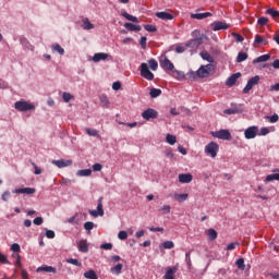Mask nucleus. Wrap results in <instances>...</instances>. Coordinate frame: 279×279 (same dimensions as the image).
I'll return each instance as SVG.
<instances>
[{
    "label": "nucleus",
    "instance_id": "nucleus-25",
    "mask_svg": "<svg viewBox=\"0 0 279 279\" xmlns=\"http://www.w3.org/2000/svg\"><path fill=\"white\" fill-rule=\"evenodd\" d=\"M193 43H195V40H191L185 46H182V45L177 46L175 47L177 53H184L186 51V47H191V45H193Z\"/></svg>",
    "mask_w": 279,
    "mask_h": 279
},
{
    "label": "nucleus",
    "instance_id": "nucleus-11",
    "mask_svg": "<svg viewBox=\"0 0 279 279\" xmlns=\"http://www.w3.org/2000/svg\"><path fill=\"white\" fill-rule=\"evenodd\" d=\"M52 165H56L59 169H64V167H71L73 161L69 159L52 160Z\"/></svg>",
    "mask_w": 279,
    "mask_h": 279
},
{
    "label": "nucleus",
    "instance_id": "nucleus-52",
    "mask_svg": "<svg viewBox=\"0 0 279 279\" xmlns=\"http://www.w3.org/2000/svg\"><path fill=\"white\" fill-rule=\"evenodd\" d=\"M43 222H44L43 217H37V218H35V219L33 220V223H34L35 226H43Z\"/></svg>",
    "mask_w": 279,
    "mask_h": 279
},
{
    "label": "nucleus",
    "instance_id": "nucleus-17",
    "mask_svg": "<svg viewBox=\"0 0 279 279\" xmlns=\"http://www.w3.org/2000/svg\"><path fill=\"white\" fill-rule=\"evenodd\" d=\"M13 193H22L25 195H34L36 193V189L34 187H23V189H16L13 191Z\"/></svg>",
    "mask_w": 279,
    "mask_h": 279
},
{
    "label": "nucleus",
    "instance_id": "nucleus-57",
    "mask_svg": "<svg viewBox=\"0 0 279 279\" xmlns=\"http://www.w3.org/2000/svg\"><path fill=\"white\" fill-rule=\"evenodd\" d=\"M269 129L268 128H262L260 129V134H258V136H267V134H269Z\"/></svg>",
    "mask_w": 279,
    "mask_h": 279
},
{
    "label": "nucleus",
    "instance_id": "nucleus-47",
    "mask_svg": "<svg viewBox=\"0 0 279 279\" xmlns=\"http://www.w3.org/2000/svg\"><path fill=\"white\" fill-rule=\"evenodd\" d=\"M62 97H63V101H65V104H69V101H71V99H73V95H71L70 93H63Z\"/></svg>",
    "mask_w": 279,
    "mask_h": 279
},
{
    "label": "nucleus",
    "instance_id": "nucleus-10",
    "mask_svg": "<svg viewBox=\"0 0 279 279\" xmlns=\"http://www.w3.org/2000/svg\"><path fill=\"white\" fill-rule=\"evenodd\" d=\"M89 215H92V217H104V204L101 203V198L98 201L97 210H89Z\"/></svg>",
    "mask_w": 279,
    "mask_h": 279
},
{
    "label": "nucleus",
    "instance_id": "nucleus-45",
    "mask_svg": "<svg viewBox=\"0 0 279 279\" xmlns=\"http://www.w3.org/2000/svg\"><path fill=\"white\" fill-rule=\"evenodd\" d=\"M148 64H149L151 71H158V62L156 60H154V59L149 60Z\"/></svg>",
    "mask_w": 279,
    "mask_h": 279
},
{
    "label": "nucleus",
    "instance_id": "nucleus-50",
    "mask_svg": "<svg viewBox=\"0 0 279 279\" xmlns=\"http://www.w3.org/2000/svg\"><path fill=\"white\" fill-rule=\"evenodd\" d=\"M266 119H268V121H270V123H278V114H274V116H270V117H267Z\"/></svg>",
    "mask_w": 279,
    "mask_h": 279
},
{
    "label": "nucleus",
    "instance_id": "nucleus-48",
    "mask_svg": "<svg viewBox=\"0 0 279 279\" xmlns=\"http://www.w3.org/2000/svg\"><path fill=\"white\" fill-rule=\"evenodd\" d=\"M86 134H88V136H98L99 132L95 129H86Z\"/></svg>",
    "mask_w": 279,
    "mask_h": 279
},
{
    "label": "nucleus",
    "instance_id": "nucleus-6",
    "mask_svg": "<svg viewBox=\"0 0 279 279\" xmlns=\"http://www.w3.org/2000/svg\"><path fill=\"white\" fill-rule=\"evenodd\" d=\"M141 75L142 77H144L145 80H148L149 82L154 80V73L149 71V65H147V63L141 64Z\"/></svg>",
    "mask_w": 279,
    "mask_h": 279
},
{
    "label": "nucleus",
    "instance_id": "nucleus-30",
    "mask_svg": "<svg viewBox=\"0 0 279 279\" xmlns=\"http://www.w3.org/2000/svg\"><path fill=\"white\" fill-rule=\"evenodd\" d=\"M206 234L208 236V241H215V239H217V235H218L215 229L207 230Z\"/></svg>",
    "mask_w": 279,
    "mask_h": 279
},
{
    "label": "nucleus",
    "instance_id": "nucleus-23",
    "mask_svg": "<svg viewBox=\"0 0 279 279\" xmlns=\"http://www.w3.org/2000/svg\"><path fill=\"white\" fill-rule=\"evenodd\" d=\"M173 199H175V202H186V199H189V194H178V193H174L173 194Z\"/></svg>",
    "mask_w": 279,
    "mask_h": 279
},
{
    "label": "nucleus",
    "instance_id": "nucleus-35",
    "mask_svg": "<svg viewBox=\"0 0 279 279\" xmlns=\"http://www.w3.org/2000/svg\"><path fill=\"white\" fill-rule=\"evenodd\" d=\"M201 57L203 58V60H206L207 62H215L213 56H210V53H208L207 51H202Z\"/></svg>",
    "mask_w": 279,
    "mask_h": 279
},
{
    "label": "nucleus",
    "instance_id": "nucleus-12",
    "mask_svg": "<svg viewBox=\"0 0 279 279\" xmlns=\"http://www.w3.org/2000/svg\"><path fill=\"white\" fill-rule=\"evenodd\" d=\"M178 272V266L166 268V274L163 279H175V274Z\"/></svg>",
    "mask_w": 279,
    "mask_h": 279
},
{
    "label": "nucleus",
    "instance_id": "nucleus-58",
    "mask_svg": "<svg viewBox=\"0 0 279 279\" xmlns=\"http://www.w3.org/2000/svg\"><path fill=\"white\" fill-rule=\"evenodd\" d=\"M32 166L35 169V175H40V173H43V170L38 166H36V163L32 162Z\"/></svg>",
    "mask_w": 279,
    "mask_h": 279
},
{
    "label": "nucleus",
    "instance_id": "nucleus-26",
    "mask_svg": "<svg viewBox=\"0 0 279 279\" xmlns=\"http://www.w3.org/2000/svg\"><path fill=\"white\" fill-rule=\"evenodd\" d=\"M83 29H95V25L90 23V20L88 17L83 19Z\"/></svg>",
    "mask_w": 279,
    "mask_h": 279
},
{
    "label": "nucleus",
    "instance_id": "nucleus-59",
    "mask_svg": "<svg viewBox=\"0 0 279 279\" xmlns=\"http://www.w3.org/2000/svg\"><path fill=\"white\" fill-rule=\"evenodd\" d=\"M13 257L16 258V260H15L16 267H21V255L20 254H13Z\"/></svg>",
    "mask_w": 279,
    "mask_h": 279
},
{
    "label": "nucleus",
    "instance_id": "nucleus-31",
    "mask_svg": "<svg viewBox=\"0 0 279 279\" xmlns=\"http://www.w3.org/2000/svg\"><path fill=\"white\" fill-rule=\"evenodd\" d=\"M52 51H57V53H59L60 56H64V48H62V46H60V44H53L51 46Z\"/></svg>",
    "mask_w": 279,
    "mask_h": 279
},
{
    "label": "nucleus",
    "instance_id": "nucleus-28",
    "mask_svg": "<svg viewBox=\"0 0 279 279\" xmlns=\"http://www.w3.org/2000/svg\"><path fill=\"white\" fill-rule=\"evenodd\" d=\"M111 274H116V276H119L121 271H123V264H118L114 267L110 268Z\"/></svg>",
    "mask_w": 279,
    "mask_h": 279
},
{
    "label": "nucleus",
    "instance_id": "nucleus-1",
    "mask_svg": "<svg viewBox=\"0 0 279 279\" xmlns=\"http://www.w3.org/2000/svg\"><path fill=\"white\" fill-rule=\"evenodd\" d=\"M15 110H19V112H27V110H35L36 106H34L32 102L20 100L14 104Z\"/></svg>",
    "mask_w": 279,
    "mask_h": 279
},
{
    "label": "nucleus",
    "instance_id": "nucleus-55",
    "mask_svg": "<svg viewBox=\"0 0 279 279\" xmlns=\"http://www.w3.org/2000/svg\"><path fill=\"white\" fill-rule=\"evenodd\" d=\"M267 23H269V19H267V17L258 19V25H267Z\"/></svg>",
    "mask_w": 279,
    "mask_h": 279
},
{
    "label": "nucleus",
    "instance_id": "nucleus-38",
    "mask_svg": "<svg viewBox=\"0 0 279 279\" xmlns=\"http://www.w3.org/2000/svg\"><path fill=\"white\" fill-rule=\"evenodd\" d=\"M235 265H236L238 269H240L241 271H245V259L239 258L235 262Z\"/></svg>",
    "mask_w": 279,
    "mask_h": 279
},
{
    "label": "nucleus",
    "instance_id": "nucleus-60",
    "mask_svg": "<svg viewBox=\"0 0 279 279\" xmlns=\"http://www.w3.org/2000/svg\"><path fill=\"white\" fill-rule=\"evenodd\" d=\"M232 36H234L236 43H243V36L236 34V33H232Z\"/></svg>",
    "mask_w": 279,
    "mask_h": 279
},
{
    "label": "nucleus",
    "instance_id": "nucleus-21",
    "mask_svg": "<svg viewBox=\"0 0 279 279\" xmlns=\"http://www.w3.org/2000/svg\"><path fill=\"white\" fill-rule=\"evenodd\" d=\"M256 45H269V41L265 39V37L260 35H256L254 40V46L256 47Z\"/></svg>",
    "mask_w": 279,
    "mask_h": 279
},
{
    "label": "nucleus",
    "instance_id": "nucleus-44",
    "mask_svg": "<svg viewBox=\"0 0 279 279\" xmlns=\"http://www.w3.org/2000/svg\"><path fill=\"white\" fill-rule=\"evenodd\" d=\"M245 60H247V53L239 52L238 58H236V62H245Z\"/></svg>",
    "mask_w": 279,
    "mask_h": 279
},
{
    "label": "nucleus",
    "instance_id": "nucleus-16",
    "mask_svg": "<svg viewBox=\"0 0 279 279\" xmlns=\"http://www.w3.org/2000/svg\"><path fill=\"white\" fill-rule=\"evenodd\" d=\"M108 58H110V54L105 53V52H97L93 57V62L106 61V60H108Z\"/></svg>",
    "mask_w": 279,
    "mask_h": 279
},
{
    "label": "nucleus",
    "instance_id": "nucleus-27",
    "mask_svg": "<svg viewBox=\"0 0 279 279\" xmlns=\"http://www.w3.org/2000/svg\"><path fill=\"white\" fill-rule=\"evenodd\" d=\"M37 271H46L47 274H56V268L52 266H41L37 268Z\"/></svg>",
    "mask_w": 279,
    "mask_h": 279
},
{
    "label": "nucleus",
    "instance_id": "nucleus-18",
    "mask_svg": "<svg viewBox=\"0 0 279 279\" xmlns=\"http://www.w3.org/2000/svg\"><path fill=\"white\" fill-rule=\"evenodd\" d=\"M241 77V73H235L231 75L227 81H226V86H234L236 84V80Z\"/></svg>",
    "mask_w": 279,
    "mask_h": 279
},
{
    "label": "nucleus",
    "instance_id": "nucleus-19",
    "mask_svg": "<svg viewBox=\"0 0 279 279\" xmlns=\"http://www.w3.org/2000/svg\"><path fill=\"white\" fill-rule=\"evenodd\" d=\"M208 16H213V13L205 12V13H192L191 19H196L197 21H202L203 19H208Z\"/></svg>",
    "mask_w": 279,
    "mask_h": 279
},
{
    "label": "nucleus",
    "instance_id": "nucleus-46",
    "mask_svg": "<svg viewBox=\"0 0 279 279\" xmlns=\"http://www.w3.org/2000/svg\"><path fill=\"white\" fill-rule=\"evenodd\" d=\"M66 263H69L70 265H75V267H82V263H80V260L75 258H69Z\"/></svg>",
    "mask_w": 279,
    "mask_h": 279
},
{
    "label": "nucleus",
    "instance_id": "nucleus-33",
    "mask_svg": "<svg viewBox=\"0 0 279 279\" xmlns=\"http://www.w3.org/2000/svg\"><path fill=\"white\" fill-rule=\"evenodd\" d=\"M122 16L126 19V21H131L132 23H138V17L130 15V13L128 12L122 13Z\"/></svg>",
    "mask_w": 279,
    "mask_h": 279
},
{
    "label": "nucleus",
    "instance_id": "nucleus-8",
    "mask_svg": "<svg viewBox=\"0 0 279 279\" xmlns=\"http://www.w3.org/2000/svg\"><path fill=\"white\" fill-rule=\"evenodd\" d=\"M160 66L161 69H165V71H170V72H172L175 69L173 63L167 57H163L160 60Z\"/></svg>",
    "mask_w": 279,
    "mask_h": 279
},
{
    "label": "nucleus",
    "instance_id": "nucleus-3",
    "mask_svg": "<svg viewBox=\"0 0 279 279\" xmlns=\"http://www.w3.org/2000/svg\"><path fill=\"white\" fill-rule=\"evenodd\" d=\"M219 153V144L215 142H210L205 146V154L210 156V158H217V154Z\"/></svg>",
    "mask_w": 279,
    "mask_h": 279
},
{
    "label": "nucleus",
    "instance_id": "nucleus-15",
    "mask_svg": "<svg viewBox=\"0 0 279 279\" xmlns=\"http://www.w3.org/2000/svg\"><path fill=\"white\" fill-rule=\"evenodd\" d=\"M157 19H160L161 21H173L174 16L173 14L169 13V12H157L156 13Z\"/></svg>",
    "mask_w": 279,
    "mask_h": 279
},
{
    "label": "nucleus",
    "instance_id": "nucleus-20",
    "mask_svg": "<svg viewBox=\"0 0 279 279\" xmlns=\"http://www.w3.org/2000/svg\"><path fill=\"white\" fill-rule=\"evenodd\" d=\"M124 27L125 29H129V32H141L142 29L141 25H136L132 23H125Z\"/></svg>",
    "mask_w": 279,
    "mask_h": 279
},
{
    "label": "nucleus",
    "instance_id": "nucleus-43",
    "mask_svg": "<svg viewBox=\"0 0 279 279\" xmlns=\"http://www.w3.org/2000/svg\"><path fill=\"white\" fill-rule=\"evenodd\" d=\"M100 104H101L102 108H108V106H110V100H108L107 96H101Z\"/></svg>",
    "mask_w": 279,
    "mask_h": 279
},
{
    "label": "nucleus",
    "instance_id": "nucleus-36",
    "mask_svg": "<svg viewBox=\"0 0 279 279\" xmlns=\"http://www.w3.org/2000/svg\"><path fill=\"white\" fill-rule=\"evenodd\" d=\"M166 142L169 145H175V143H178V138L175 137V135L167 134Z\"/></svg>",
    "mask_w": 279,
    "mask_h": 279
},
{
    "label": "nucleus",
    "instance_id": "nucleus-53",
    "mask_svg": "<svg viewBox=\"0 0 279 279\" xmlns=\"http://www.w3.org/2000/svg\"><path fill=\"white\" fill-rule=\"evenodd\" d=\"M140 45H141L142 49H146L147 48V37H142Z\"/></svg>",
    "mask_w": 279,
    "mask_h": 279
},
{
    "label": "nucleus",
    "instance_id": "nucleus-32",
    "mask_svg": "<svg viewBox=\"0 0 279 279\" xmlns=\"http://www.w3.org/2000/svg\"><path fill=\"white\" fill-rule=\"evenodd\" d=\"M271 57L269 54H263L258 58H256L254 61H253V64H258V62H267V60H269Z\"/></svg>",
    "mask_w": 279,
    "mask_h": 279
},
{
    "label": "nucleus",
    "instance_id": "nucleus-49",
    "mask_svg": "<svg viewBox=\"0 0 279 279\" xmlns=\"http://www.w3.org/2000/svg\"><path fill=\"white\" fill-rule=\"evenodd\" d=\"M118 239H120V241H125V239H128V231H120L118 233Z\"/></svg>",
    "mask_w": 279,
    "mask_h": 279
},
{
    "label": "nucleus",
    "instance_id": "nucleus-64",
    "mask_svg": "<svg viewBox=\"0 0 279 279\" xmlns=\"http://www.w3.org/2000/svg\"><path fill=\"white\" fill-rule=\"evenodd\" d=\"M101 169H104V166H101V163H95L93 166L94 171H101Z\"/></svg>",
    "mask_w": 279,
    "mask_h": 279
},
{
    "label": "nucleus",
    "instance_id": "nucleus-56",
    "mask_svg": "<svg viewBox=\"0 0 279 279\" xmlns=\"http://www.w3.org/2000/svg\"><path fill=\"white\" fill-rule=\"evenodd\" d=\"M46 236H47V239H56V232H53L51 230H47Z\"/></svg>",
    "mask_w": 279,
    "mask_h": 279
},
{
    "label": "nucleus",
    "instance_id": "nucleus-4",
    "mask_svg": "<svg viewBox=\"0 0 279 279\" xmlns=\"http://www.w3.org/2000/svg\"><path fill=\"white\" fill-rule=\"evenodd\" d=\"M211 136L219 138L220 141H232V134L229 130H219L211 133Z\"/></svg>",
    "mask_w": 279,
    "mask_h": 279
},
{
    "label": "nucleus",
    "instance_id": "nucleus-7",
    "mask_svg": "<svg viewBox=\"0 0 279 279\" xmlns=\"http://www.w3.org/2000/svg\"><path fill=\"white\" fill-rule=\"evenodd\" d=\"M244 136L247 140L256 138L258 136V126H250L244 131Z\"/></svg>",
    "mask_w": 279,
    "mask_h": 279
},
{
    "label": "nucleus",
    "instance_id": "nucleus-61",
    "mask_svg": "<svg viewBox=\"0 0 279 279\" xmlns=\"http://www.w3.org/2000/svg\"><path fill=\"white\" fill-rule=\"evenodd\" d=\"M144 27H145L146 32H156V29H157L156 26L149 25V24L145 25Z\"/></svg>",
    "mask_w": 279,
    "mask_h": 279
},
{
    "label": "nucleus",
    "instance_id": "nucleus-63",
    "mask_svg": "<svg viewBox=\"0 0 279 279\" xmlns=\"http://www.w3.org/2000/svg\"><path fill=\"white\" fill-rule=\"evenodd\" d=\"M101 250H112V243H105L100 245Z\"/></svg>",
    "mask_w": 279,
    "mask_h": 279
},
{
    "label": "nucleus",
    "instance_id": "nucleus-34",
    "mask_svg": "<svg viewBox=\"0 0 279 279\" xmlns=\"http://www.w3.org/2000/svg\"><path fill=\"white\" fill-rule=\"evenodd\" d=\"M84 278L99 279V277H97V272H95V270H88V271L84 272Z\"/></svg>",
    "mask_w": 279,
    "mask_h": 279
},
{
    "label": "nucleus",
    "instance_id": "nucleus-39",
    "mask_svg": "<svg viewBox=\"0 0 279 279\" xmlns=\"http://www.w3.org/2000/svg\"><path fill=\"white\" fill-rule=\"evenodd\" d=\"M159 213H161V215H169V213H171V206L170 205H163L159 208Z\"/></svg>",
    "mask_w": 279,
    "mask_h": 279
},
{
    "label": "nucleus",
    "instance_id": "nucleus-13",
    "mask_svg": "<svg viewBox=\"0 0 279 279\" xmlns=\"http://www.w3.org/2000/svg\"><path fill=\"white\" fill-rule=\"evenodd\" d=\"M230 27V25H228L226 22H214L211 24V28L214 32H219V29H228Z\"/></svg>",
    "mask_w": 279,
    "mask_h": 279
},
{
    "label": "nucleus",
    "instance_id": "nucleus-29",
    "mask_svg": "<svg viewBox=\"0 0 279 279\" xmlns=\"http://www.w3.org/2000/svg\"><path fill=\"white\" fill-rule=\"evenodd\" d=\"M93 170L90 169H85V170H78L76 175H78L80 178H88V175H92Z\"/></svg>",
    "mask_w": 279,
    "mask_h": 279
},
{
    "label": "nucleus",
    "instance_id": "nucleus-40",
    "mask_svg": "<svg viewBox=\"0 0 279 279\" xmlns=\"http://www.w3.org/2000/svg\"><path fill=\"white\" fill-rule=\"evenodd\" d=\"M274 180L279 181V173L268 174L265 182H274Z\"/></svg>",
    "mask_w": 279,
    "mask_h": 279
},
{
    "label": "nucleus",
    "instance_id": "nucleus-62",
    "mask_svg": "<svg viewBox=\"0 0 279 279\" xmlns=\"http://www.w3.org/2000/svg\"><path fill=\"white\" fill-rule=\"evenodd\" d=\"M112 89L113 90H121V82H114L112 84Z\"/></svg>",
    "mask_w": 279,
    "mask_h": 279
},
{
    "label": "nucleus",
    "instance_id": "nucleus-51",
    "mask_svg": "<svg viewBox=\"0 0 279 279\" xmlns=\"http://www.w3.org/2000/svg\"><path fill=\"white\" fill-rule=\"evenodd\" d=\"M84 228L88 231L93 230V228H95V223L94 222H90V221H87L84 223Z\"/></svg>",
    "mask_w": 279,
    "mask_h": 279
},
{
    "label": "nucleus",
    "instance_id": "nucleus-9",
    "mask_svg": "<svg viewBox=\"0 0 279 279\" xmlns=\"http://www.w3.org/2000/svg\"><path fill=\"white\" fill-rule=\"evenodd\" d=\"M143 119L149 121V119H158V111L154 109H147L142 113Z\"/></svg>",
    "mask_w": 279,
    "mask_h": 279
},
{
    "label": "nucleus",
    "instance_id": "nucleus-54",
    "mask_svg": "<svg viewBox=\"0 0 279 279\" xmlns=\"http://www.w3.org/2000/svg\"><path fill=\"white\" fill-rule=\"evenodd\" d=\"M11 251L12 252H21V245H19V243H13L11 245Z\"/></svg>",
    "mask_w": 279,
    "mask_h": 279
},
{
    "label": "nucleus",
    "instance_id": "nucleus-5",
    "mask_svg": "<svg viewBox=\"0 0 279 279\" xmlns=\"http://www.w3.org/2000/svg\"><path fill=\"white\" fill-rule=\"evenodd\" d=\"M258 82H260V76L255 75V76L251 77L248 80L246 86L243 88L244 95H247V93H250V90H252L254 88V86H256L258 84Z\"/></svg>",
    "mask_w": 279,
    "mask_h": 279
},
{
    "label": "nucleus",
    "instance_id": "nucleus-14",
    "mask_svg": "<svg viewBox=\"0 0 279 279\" xmlns=\"http://www.w3.org/2000/svg\"><path fill=\"white\" fill-rule=\"evenodd\" d=\"M179 182L181 184H191V182H193V174L191 173L179 174Z\"/></svg>",
    "mask_w": 279,
    "mask_h": 279
},
{
    "label": "nucleus",
    "instance_id": "nucleus-2",
    "mask_svg": "<svg viewBox=\"0 0 279 279\" xmlns=\"http://www.w3.org/2000/svg\"><path fill=\"white\" fill-rule=\"evenodd\" d=\"M213 71H215V65L213 64L202 65L196 71V75L197 77H201V78L208 77L213 73Z\"/></svg>",
    "mask_w": 279,
    "mask_h": 279
},
{
    "label": "nucleus",
    "instance_id": "nucleus-24",
    "mask_svg": "<svg viewBox=\"0 0 279 279\" xmlns=\"http://www.w3.org/2000/svg\"><path fill=\"white\" fill-rule=\"evenodd\" d=\"M170 75H172V77H174L175 80H184V77H186L184 72L178 71L175 69L170 73Z\"/></svg>",
    "mask_w": 279,
    "mask_h": 279
},
{
    "label": "nucleus",
    "instance_id": "nucleus-37",
    "mask_svg": "<svg viewBox=\"0 0 279 279\" xmlns=\"http://www.w3.org/2000/svg\"><path fill=\"white\" fill-rule=\"evenodd\" d=\"M149 95L153 97V99H156V97H160V95H162V90L158 88H151Z\"/></svg>",
    "mask_w": 279,
    "mask_h": 279
},
{
    "label": "nucleus",
    "instance_id": "nucleus-22",
    "mask_svg": "<svg viewBox=\"0 0 279 279\" xmlns=\"http://www.w3.org/2000/svg\"><path fill=\"white\" fill-rule=\"evenodd\" d=\"M77 248L80 252H88V243L86 242V240H81L78 243H77Z\"/></svg>",
    "mask_w": 279,
    "mask_h": 279
},
{
    "label": "nucleus",
    "instance_id": "nucleus-41",
    "mask_svg": "<svg viewBox=\"0 0 279 279\" xmlns=\"http://www.w3.org/2000/svg\"><path fill=\"white\" fill-rule=\"evenodd\" d=\"M266 14H269L274 19H278L279 17V11L276 10V9H268L266 11Z\"/></svg>",
    "mask_w": 279,
    "mask_h": 279
},
{
    "label": "nucleus",
    "instance_id": "nucleus-42",
    "mask_svg": "<svg viewBox=\"0 0 279 279\" xmlns=\"http://www.w3.org/2000/svg\"><path fill=\"white\" fill-rule=\"evenodd\" d=\"M162 247L165 250H173V247H175V244L173 243V241H166L162 243Z\"/></svg>",
    "mask_w": 279,
    "mask_h": 279
}]
</instances>
